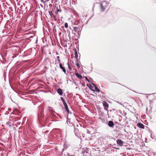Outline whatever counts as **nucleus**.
Instances as JSON below:
<instances>
[{"instance_id":"17","label":"nucleus","mask_w":156,"mask_h":156,"mask_svg":"<svg viewBox=\"0 0 156 156\" xmlns=\"http://www.w3.org/2000/svg\"><path fill=\"white\" fill-rule=\"evenodd\" d=\"M76 66H77L79 68L80 67V64H79V62H78V61H77V62H76Z\"/></svg>"},{"instance_id":"24","label":"nucleus","mask_w":156,"mask_h":156,"mask_svg":"<svg viewBox=\"0 0 156 156\" xmlns=\"http://www.w3.org/2000/svg\"><path fill=\"white\" fill-rule=\"evenodd\" d=\"M63 105H64L65 107L68 106V105H67L66 103L65 104H63Z\"/></svg>"},{"instance_id":"6","label":"nucleus","mask_w":156,"mask_h":156,"mask_svg":"<svg viewBox=\"0 0 156 156\" xmlns=\"http://www.w3.org/2000/svg\"><path fill=\"white\" fill-rule=\"evenodd\" d=\"M108 125L110 127H113L114 124L112 121H109L108 122Z\"/></svg>"},{"instance_id":"3","label":"nucleus","mask_w":156,"mask_h":156,"mask_svg":"<svg viewBox=\"0 0 156 156\" xmlns=\"http://www.w3.org/2000/svg\"><path fill=\"white\" fill-rule=\"evenodd\" d=\"M117 144L120 147H122L124 144V142L121 140H116Z\"/></svg>"},{"instance_id":"20","label":"nucleus","mask_w":156,"mask_h":156,"mask_svg":"<svg viewBox=\"0 0 156 156\" xmlns=\"http://www.w3.org/2000/svg\"><path fill=\"white\" fill-rule=\"evenodd\" d=\"M62 69V71L65 73V74H67V73H66V69Z\"/></svg>"},{"instance_id":"31","label":"nucleus","mask_w":156,"mask_h":156,"mask_svg":"<svg viewBox=\"0 0 156 156\" xmlns=\"http://www.w3.org/2000/svg\"><path fill=\"white\" fill-rule=\"evenodd\" d=\"M69 66V69H70V68L69 67V66Z\"/></svg>"},{"instance_id":"25","label":"nucleus","mask_w":156,"mask_h":156,"mask_svg":"<svg viewBox=\"0 0 156 156\" xmlns=\"http://www.w3.org/2000/svg\"><path fill=\"white\" fill-rule=\"evenodd\" d=\"M62 102H63V104H65L66 103V102L65 101V100H64V101H62Z\"/></svg>"},{"instance_id":"22","label":"nucleus","mask_w":156,"mask_h":156,"mask_svg":"<svg viewBox=\"0 0 156 156\" xmlns=\"http://www.w3.org/2000/svg\"><path fill=\"white\" fill-rule=\"evenodd\" d=\"M57 58H58V62H60V60L59 59V56H58L57 57Z\"/></svg>"},{"instance_id":"15","label":"nucleus","mask_w":156,"mask_h":156,"mask_svg":"<svg viewBox=\"0 0 156 156\" xmlns=\"http://www.w3.org/2000/svg\"><path fill=\"white\" fill-rule=\"evenodd\" d=\"M66 110L69 113V110L68 107H65Z\"/></svg>"},{"instance_id":"1","label":"nucleus","mask_w":156,"mask_h":156,"mask_svg":"<svg viewBox=\"0 0 156 156\" xmlns=\"http://www.w3.org/2000/svg\"><path fill=\"white\" fill-rule=\"evenodd\" d=\"M109 3L106 1H103L100 3V8L101 12H104L108 7Z\"/></svg>"},{"instance_id":"11","label":"nucleus","mask_w":156,"mask_h":156,"mask_svg":"<svg viewBox=\"0 0 156 156\" xmlns=\"http://www.w3.org/2000/svg\"><path fill=\"white\" fill-rule=\"evenodd\" d=\"M141 137V135L140 134H139L138 135V138H139V139H140V140H137V143H139V142H138V141H139V142H142V140H141L140 138V137Z\"/></svg>"},{"instance_id":"12","label":"nucleus","mask_w":156,"mask_h":156,"mask_svg":"<svg viewBox=\"0 0 156 156\" xmlns=\"http://www.w3.org/2000/svg\"><path fill=\"white\" fill-rule=\"evenodd\" d=\"M95 91L97 92H100V90L96 86H95Z\"/></svg>"},{"instance_id":"7","label":"nucleus","mask_w":156,"mask_h":156,"mask_svg":"<svg viewBox=\"0 0 156 156\" xmlns=\"http://www.w3.org/2000/svg\"><path fill=\"white\" fill-rule=\"evenodd\" d=\"M58 93L60 95H62L63 94L61 88H58L57 90Z\"/></svg>"},{"instance_id":"26","label":"nucleus","mask_w":156,"mask_h":156,"mask_svg":"<svg viewBox=\"0 0 156 156\" xmlns=\"http://www.w3.org/2000/svg\"><path fill=\"white\" fill-rule=\"evenodd\" d=\"M92 84H93V86L95 87V86H96L95 84H94V83H92Z\"/></svg>"},{"instance_id":"21","label":"nucleus","mask_w":156,"mask_h":156,"mask_svg":"<svg viewBox=\"0 0 156 156\" xmlns=\"http://www.w3.org/2000/svg\"><path fill=\"white\" fill-rule=\"evenodd\" d=\"M85 78L86 80H87L88 82H90L89 80L88 79L87 77V76L85 77Z\"/></svg>"},{"instance_id":"10","label":"nucleus","mask_w":156,"mask_h":156,"mask_svg":"<svg viewBox=\"0 0 156 156\" xmlns=\"http://www.w3.org/2000/svg\"><path fill=\"white\" fill-rule=\"evenodd\" d=\"M74 52H75L74 54L75 55V58H76V59H77L78 58V55L77 54V50L76 49H75V50H74Z\"/></svg>"},{"instance_id":"5","label":"nucleus","mask_w":156,"mask_h":156,"mask_svg":"<svg viewBox=\"0 0 156 156\" xmlns=\"http://www.w3.org/2000/svg\"><path fill=\"white\" fill-rule=\"evenodd\" d=\"M137 126L140 128L144 129V125L142 123L139 122L137 123Z\"/></svg>"},{"instance_id":"27","label":"nucleus","mask_w":156,"mask_h":156,"mask_svg":"<svg viewBox=\"0 0 156 156\" xmlns=\"http://www.w3.org/2000/svg\"><path fill=\"white\" fill-rule=\"evenodd\" d=\"M140 155H139V153H137V156H140ZM141 156H144L143 155H141Z\"/></svg>"},{"instance_id":"13","label":"nucleus","mask_w":156,"mask_h":156,"mask_svg":"<svg viewBox=\"0 0 156 156\" xmlns=\"http://www.w3.org/2000/svg\"><path fill=\"white\" fill-rule=\"evenodd\" d=\"M73 28L75 32H76L79 29V28L78 27H74Z\"/></svg>"},{"instance_id":"29","label":"nucleus","mask_w":156,"mask_h":156,"mask_svg":"<svg viewBox=\"0 0 156 156\" xmlns=\"http://www.w3.org/2000/svg\"><path fill=\"white\" fill-rule=\"evenodd\" d=\"M81 85L83 86H85L84 85L83 83H82Z\"/></svg>"},{"instance_id":"18","label":"nucleus","mask_w":156,"mask_h":156,"mask_svg":"<svg viewBox=\"0 0 156 156\" xmlns=\"http://www.w3.org/2000/svg\"><path fill=\"white\" fill-rule=\"evenodd\" d=\"M61 10H59L58 9H57V10L55 12L56 14H58V12H61Z\"/></svg>"},{"instance_id":"16","label":"nucleus","mask_w":156,"mask_h":156,"mask_svg":"<svg viewBox=\"0 0 156 156\" xmlns=\"http://www.w3.org/2000/svg\"><path fill=\"white\" fill-rule=\"evenodd\" d=\"M59 66L60 68H64L62 66V64L61 63L60 61V62H59Z\"/></svg>"},{"instance_id":"19","label":"nucleus","mask_w":156,"mask_h":156,"mask_svg":"<svg viewBox=\"0 0 156 156\" xmlns=\"http://www.w3.org/2000/svg\"><path fill=\"white\" fill-rule=\"evenodd\" d=\"M65 27L66 28H67L68 27V24L67 23H66L65 24Z\"/></svg>"},{"instance_id":"4","label":"nucleus","mask_w":156,"mask_h":156,"mask_svg":"<svg viewBox=\"0 0 156 156\" xmlns=\"http://www.w3.org/2000/svg\"><path fill=\"white\" fill-rule=\"evenodd\" d=\"M103 106L104 107L105 110H107L108 108V104L106 102H104Z\"/></svg>"},{"instance_id":"14","label":"nucleus","mask_w":156,"mask_h":156,"mask_svg":"<svg viewBox=\"0 0 156 156\" xmlns=\"http://www.w3.org/2000/svg\"><path fill=\"white\" fill-rule=\"evenodd\" d=\"M68 124L70 126H74V124L72 123H71L70 121H67Z\"/></svg>"},{"instance_id":"32","label":"nucleus","mask_w":156,"mask_h":156,"mask_svg":"<svg viewBox=\"0 0 156 156\" xmlns=\"http://www.w3.org/2000/svg\"><path fill=\"white\" fill-rule=\"evenodd\" d=\"M87 85L88 86V84H87Z\"/></svg>"},{"instance_id":"28","label":"nucleus","mask_w":156,"mask_h":156,"mask_svg":"<svg viewBox=\"0 0 156 156\" xmlns=\"http://www.w3.org/2000/svg\"><path fill=\"white\" fill-rule=\"evenodd\" d=\"M57 130H58V132H60V129H58Z\"/></svg>"},{"instance_id":"9","label":"nucleus","mask_w":156,"mask_h":156,"mask_svg":"<svg viewBox=\"0 0 156 156\" xmlns=\"http://www.w3.org/2000/svg\"><path fill=\"white\" fill-rule=\"evenodd\" d=\"M49 14L52 17H53L54 18L56 19V16L52 13L51 11H49Z\"/></svg>"},{"instance_id":"2","label":"nucleus","mask_w":156,"mask_h":156,"mask_svg":"<svg viewBox=\"0 0 156 156\" xmlns=\"http://www.w3.org/2000/svg\"><path fill=\"white\" fill-rule=\"evenodd\" d=\"M74 132L75 135L78 138L80 136L79 134L78 129L76 128H75L74 127Z\"/></svg>"},{"instance_id":"8","label":"nucleus","mask_w":156,"mask_h":156,"mask_svg":"<svg viewBox=\"0 0 156 156\" xmlns=\"http://www.w3.org/2000/svg\"><path fill=\"white\" fill-rule=\"evenodd\" d=\"M75 75L79 79H82L83 78L82 76L78 73H76Z\"/></svg>"},{"instance_id":"30","label":"nucleus","mask_w":156,"mask_h":156,"mask_svg":"<svg viewBox=\"0 0 156 156\" xmlns=\"http://www.w3.org/2000/svg\"><path fill=\"white\" fill-rule=\"evenodd\" d=\"M9 122H6V124L7 125H9Z\"/></svg>"},{"instance_id":"23","label":"nucleus","mask_w":156,"mask_h":156,"mask_svg":"<svg viewBox=\"0 0 156 156\" xmlns=\"http://www.w3.org/2000/svg\"><path fill=\"white\" fill-rule=\"evenodd\" d=\"M60 98H61V99L62 101H63L64 100V98L63 97H61Z\"/></svg>"}]
</instances>
